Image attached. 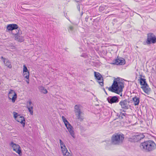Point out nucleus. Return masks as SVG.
<instances>
[{
  "instance_id": "f257e3e1",
  "label": "nucleus",
  "mask_w": 156,
  "mask_h": 156,
  "mask_svg": "<svg viewBox=\"0 0 156 156\" xmlns=\"http://www.w3.org/2000/svg\"><path fill=\"white\" fill-rule=\"evenodd\" d=\"M124 87V82L121 81L120 78L118 77L114 79L112 86L108 88V90L119 94L122 92Z\"/></svg>"
},
{
  "instance_id": "f03ea898",
  "label": "nucleus",
  "mask_w": 156,
  "mask_h": 156,
  "mask_svg": "<svg viewBox=\"0 0 156 156\" xmlns=\"http://www.w3.org/2000/svg\"><path fill=\"white\" fill-rule=\"evenodd\" d=\"M19 28L17 25L15 24H9L7 25L6 31H12L16 29L18 30V32L16 31V33L12 34L13 35V37L15 40L19 42H22L23 41L24 39L22 36L20 35L22 34V32Z\"/></svg>"
},
{
  "instance_id": "7ed1b4c3",
  "label": "nucleus",
  "mask_w": 156,
  "mask_h": 156,
  "mask_svg": "<svg viewBox=\"0 0 156 156\" xmlns=\"http://www.w3.org/2000/svg\"><path fill=\"white\" fill-rule=\"evenodd\" d=\"M140 147L141 149L146 152H150L156 149V144L152 140H148L141 143Z\"/></svg>"
},
{
  "instance_id": "20e7f679",
  "label": "nucleus",
  "mask_w": 156,
  "mask_h": 156,
  "mask_svg": "<svg viewBox=\"0 0 156 156\" xmlns=\"http://www.w3.org/2000/svg\"><path fill=\"white\" fill-rule=\"evenodd\" d=\"M124 138V135L123 134H115L112 137V144L114 145H120L122 143Z\"/></svg>"
},
{
  "instance_id": "39448f33",
  "label": "nucleus",
  "mask_w": 156,
  "mask_h": 156,
  "mask_svg": "<svg viewBox=\"0 0 156 156\" xmlns=\"http://www.w3.org/2000/svg\"><path fill=\"white\" fill-rule=\"evenodd\" d=\"M156 43V37L154 34L149 33L147 34V37L146 42H144V45H148Z\"/></svg>"
},
{
  "instance_id": "423d86ee",
  "label": "nucleus",
  "mask_w": 156,
  "mask_h": 156,
  "mask_svg": "<svg viewBox=\"0 0 156 156\" xmlns=\"http://www.w3.org/2000/svg\"><path fill=\"white\" fill-rule=\"evenodd\" d=\"M62 119L63 122L64 123L65 125L69 132L70 134L72 137L73 138H75V136L74 135V132L73 130V127L64 116H62Z\"/></svg>"
},
{
  "instance_id": "0eeeda50",
  "label": "nucleus",
  "mask_w": 156,
  "mask_h": 156,
  "mask_svg": "<svg viewBox=\"0 0 156 156\" xmlns=\"http://www.w3.org/2000/svg\"><path fill=\"white\" fill-rule=\"evenodd\" d=\"M94 77L95 79L97 80V82L99 83L101 87L104 86V80L101 75L99 73L94 72Z\"/></svg>"
},
{
  "instance_id": "6e6552de",
  "label": "nucleus",
  "mask_w": 156,
  "mask_h": 156,
  "mask_svg": "<svg viewBox=\"0 0 156 156\" xmlns=\"http://www.w3.org/2000/svg\"><path fill=\"white\" fill-rule=\"evenodd\" d=\"M119 98L118 96H109L107 98V100L109 103L112 104L118 102Z\"/></svg>"
},
{
  "instance_id": "1a4fd4ad",
  "label": "nucleus",
  "mask_w": 156,
  "mask_h": 156,
  "mask_svg": "<svg viewBox=\"0 0 156 156\" xmlns=\"http://www.w3.org/2000/svg\"><path fill=\"white\" fill-rule=\"evenodd\" d=\"M10 145L13 148V150L18 153L19 155L22 154V151L20 146L17 144L11 142Z\"/></svg>"
},
{
  "instance_id": "9d476101",
  "label": "nucleus",
  "mask_w": 156,
  "mask_h": 156,
  "mask_svg": "<svg viewBox=\"0 0 156 156\" xmlns=\"http://www.w3.org/2000/svg\"><path fill=\"white\" fill-rule=\"evenodd\" d=\"M8 95L9 99H12V102H15L17 98V94L15 91L13 90H11Z\"/></svg>"
},
{
  "instance_id": "9b49d317",
  "label": "nucleus",
  "mask_w": 156,
  "mask_h": 156,
  "mask_svg": "<svg viewBox=\"0 0 156 156\" xmlns=\"http://www.w3.org/2000/svg\"><path fill=\"white\" fill-rule=\"evenodd\" d=\"M126 61L124 58L118 57L114 61L112 64L114 65H122L125 64Z\"/></svg>"
},
{
  "instance_id": "f8f14e48",
  "label": "nucleus",
  "mask_w": 156,
  "mask_h": 156,
  "mask_svg": "<svg viewBox=\"0 0 156 156\" xmlns=\"http://www.w3.org/2000/svg\"><path fill=\"white\" fill-rule=\"evenodd\" d=\"M128 103H129V102H127L126 100L125 99L124 100L121 101L120 102L119 104L120 105L122 108L126 109L129 108Z\"/></svg>"
},
{
  "instance_id": "ddd939ff",
  "label": "nucleus",
  "mask_w": 156,
  "mask_h": 156,
  "mask_svg": "<svg viewBox=\"0 0 156 156\" xmlns=\"http://www.w3.org/2000/svg\"><path fill=\"white\" fill-rule=\"evenodd\" d=\"M16 120L18 122H20L22 125L23 127L25 126V120L23 116L19 115L18 117H17Z\"/></svg>"
},
{
  "instance_id": "4468645a",
  "label": "nucleus",
  "mask_w": 156,
  "mask_h": 156,
  "mask_svg": "<svg viewBox=\"0 0 156 156\" xmlns=\"http://www.w3.org/2000/svg\"><path fill=\"white\" fill-rule=\"evenodd\" d=\"M141 88L143 90L144 92L147 94H149L151 91V88L149 87L147 84L145 85L141 86Z\"/></svg>"
},
{
  "instance_id": "2eb2a0df",
  "label": "nucleus",
  "mask_w": 156,
  "mask_h": 156,
  "mask_svg": "<svg viewBox=\"0 0 156 156\" xmlns=\"http://www.w3.org/2000/svg\"><path fill=\"white\" fill-rule=\"evenodd\" d=\"M29 72L28 69H23V76L27 79H29Z\"/></svg>"
},
{
  "instance_id": "dca6fc26",
  "label": "nucleus",
  "mask_w": 156,
  "mask_h": 156,
  "mask_svg": "<svg viewBox=\"0 0 156 156\" xmlns=\"http://www.w3.org/2000/svg\"><path fill=\"white\" fill-rule=\"evenodd\" d=\"M144 136L142 134L140 135H137L134 136H133V139L136 140L137 141L141 140L143 138Z\"/></svg>"
},
{
  "instance_id": "f3484780",
  "label": "nucleus",
  "mask_w": 156,
  "mask_h": 156,
  "mask_svg": "<svg viewBox=\"0 0 156 156\" xmlns=\"http://www.w3.org/2000/svg\"><path fill=\"white\" fill-rule=\"evenodd\" d=\"M140 98L135 96L133 98V100L135 105H138L140 102Z\"/></svg>"
},
{
  "instance_id": "a211bd4d",
  "label": "nucleus",
  "mask_w": 156,
  "mask_h": 156,
  "mask_svg": "<svg viewBox=\"0 0 156 156\" xmlns=\"http://www.w3.org/2000/svg\"><path fill=\"white\" fill-rule=\"evenodd\" d=\"M81 106L79 105H76L74 106V111L76 113L82 112L80 110Z\"/></svg>"
},
{
  "instance_id": "6ab92c4d",
  "label": "nucleus",
  "mask_w": 156,
  "mask_h": 156,
  "mask_svg": "<svg viewBox=\"0 0 156 156\" xmlns=\"http://www.w3.org/2000/svg\"><path fill=\"white\" fill-rule=\"evenodd\" d=\"M68 31L70 33H73L76 30V29L73 26H69L68 29Z\"/></svg>"
},
{
  "instance_id": "aec40b11",
  "label": "nucleus",
  "mask_w": 156,
  "mask_h": 156,
  "mask_svg": "<svg viewBox=\"0 0 156 156\" xmlns=\"http://www.w3.org/2000/svg\"><path fill=\"white\" fill-rule=\"evenodd\" d=\"M140 84L141 85H143V86L147 84L146 81V79L144 78H140Z\"/></svg>"
},
{
  "instance_id": "412c9836",
  "label": "nucleus",
  "mask_w": 156,
  "mask_h": 156,
  "mask_svg": "<svg viewBox=\"0 0 156 156\" xmlns=\"http://www.w3.org/2000/svg\"><path fill=\"white\" fill-rule=\"evenodd\" d=\"M39 89L41 92L43 93L44 94H46L47 93L48 91L47 90L42 86H40L38 87Z\"/></svg>"
},
{
  "instance_id": "4be33fe9",
  "label": "nucleus",
  "mask_w": 156,
  "mask_h": 156,
  "mask_svg": "<svg viewBox=\"0 0 156 156\" xmlns=\"http://www.w3.org/2000/svg\"><path fill=\"white\" fill-rule=\"evenodd\" d=\"M82 113V112H81L76 114L77 119L80 121H82L83 119V117L81 115Z\"/></svg>"
},
{
  "instance_id": "5701e85b",
  "label": "nucleus",
  "mask_w": 156,
  "mask_h": 156,
  "mask_svg": "<svg viewBox=\"0 0 156 156\" xmlns=\"http://www.w3.org/2000/svg\"><path fill=\"white\" fill-rule=\"evenodd\" d=\"M5 60L6 61H4L5 65L9 68H12V66L10 62L9 61L7 60L6 59H5Z\"/></svg>"
},
{
  "instance_id": "b1692460",
  "label": "nucleus",
  "mask_w": 156,
  "mask_h": 156,
  "mask_svg": "<svg viewBox=\"0 0 156 156\" xmlns=\"http://www.w3.org/2000/svg\"><path fill=\"white\" fill-rule=\"evenodd\" d=\"M27 108H28L29 111L31 115L33 114V106H28V105L27 106Z\"/></svg>"
},
{
  "instance_id": "393cba45",
  "label": "nucleus",
  "mask_w": 156,
  "mask_h": 156,
  "mask_svg": "<svg viewBox=\"0 0 156 156\" xmlns=\"http://www.w3.org/2000/svg\"><path fill=\"white\" fill-rule=\"evenodd\" d=\"M127 114L126 113H121L119 116V119H124V118H126V115Z\"/></svg>"
},
{
  "instance_id": "a878e982",
  "label": "nucleus",
  "mask_w": 156,
  "mask_h": 156,
  "mask_svg": "<svg viewBox=\"0 0 156 156\" xmlns=\"http://www.w3.org/2000/svg\"><path fill=\"white\" fill-rule=\"evenodd\" d=\"M61 148L63 154L65 153L67 151H68L67 149L66 148V146H65V147H61Z\"/></svg>"
},
{
  "instance_id": "bb28decb",
  "label": "nucleus",
  "mask_w": 156,
  "mask_h": 156,
  "mask_svg": "<svg viewBox=\"0 0 156 156\" xmlns=\"http://www.w3.org/2000/svg\"><path fill=\"white\" fill-rule=\"evenodd\" d=\"M64 156H71L70 153L68 152V151L66 152L65 153L63 154Z\"/></svg>"
},
{
  "instance_id": "cd10ccee",
  "label": "nucleus",
  "mask_w": 156,
  "mask_h": 156,
  "mask_svg": "<svg viewBox=\"0 0 156 156\" xmlns=\"http://www.w3.org/2000/svg\"><path fill=\"white\" fill-rule=\"evenodd\" d=\"M13 114L14 115V117L15 119H16L17 117H18L19 115H18V113L16 112H13Z\"/></svg>"
},
{
  "instance_id": "c85d7f7f",
  "label": "nucleus",
  "mask_w": 156,
  "mask_h": 156,
  "mask_svg": "<svg viewBox=\"0 0 156 156\" xmlns=\"http://www.w3.org/2000/svg\"><path fill=\"white\" fill-rule=\"evenodd\" d=\"M105 9V8L104 7L101 6L99 7V10L100 11L102 12Z\"/></svg>"
},
{
  "instance_id": "c756f323",
  "label": "nucleus",
  "mask_w": 156,
  "mask_h": 156,
  "mask_svg": "<svg viewBox=\"0 0 156 156\" xmlns=\"http://www.w3.org/2000/svg\"><path fill=\"white\" fill-rule=\"evenodd\" d=\"M117 20L116 19H114L112 22V23L113 26H114L116 23L117 22Z\"/></svg>"
},
{
  "instance_id": "7c9ffc66",
  "label": "nucleus",
  "mask_w": 156,
  "mask_h": 156,
  "mask_svg": "<svg viewBox=\"0 0 156 156\" xmlns=\"http://www.w3.org/2000/svg\"><path fill=\"white\" fill-rule=\"evenodd\" d=\"M60 145L61 146V147H65V144H64V143L62 142V143H61L60 144Z\"/></svg>"
},
{
  "instance_id": "2f4dec72",
  "label": "nucleus",
  "mask_w": 156,
  "mask_h": 156,
  "mask_svg": "<svg viewBox=\"0 0 156 156\" xmlns=\"http://www.w3.org/2000/svg\"><path fill=\"white\" fill-rule=\"evenodd\" d=\"M77 8L78 10L80 11V5L79 4H78L77 5Z\"/></svg>"
},
{
  "instance_id": "473e14b6",
  "label": "nucleus",
  "mask_w": 156,
  "mask_h": 156,
  "mask_svg": "<svg viewBox=\"0 0 156 156\" xmlns=\"http://www.w3.org/2000/svg\"><path fill=\"white\" fill-rule=\"evenodd\" d=\"M28 103H29V105H28V106H31V104H32V102L31 101H29L28 102Z\"/></svg>"
},
{
  "instance_id": "72a5a7b5",
  "label": "nucleus",
  "mask_w": 156,
  "mask_h": 156,
  "mask_svg": "<svg viewBox=\"0 0 156 156\" xmlns=\"http://www.w3.org/2000/svg\"><path fill=\"white\" fill-rule=\"evenodd\" d=\"M102 89L103 90H104V91H105V94H107V92H106L105 88H102Z\"/></svg>"
},
{
  "instance_id": "f704fd0d",
  "label": "nucleus",
  "mask_w": 156,
  "mask_h": 156,
  "mask_svg": "<svg viewBox=\"0 0 156 156\" xmlns=\"http://www.w3.org/2000/svg\"><path fill=\"white\" fill-rule=\"evenodd\" d=\"M85 55H86L85 54H83L82 55H81V56L82 57H85Z\"/></svg>"
},
{
  "instance_id": "c9c22d12",
  "label": "nucleus",
  "mask_w": 156,
  "mask_h": 156,
  "mask_svg": "<svg viewBox=\"0 0 156 156\" xmlns=\"http://www.w3.org/2000/svg\"><path fill=\"white\" fill-rule=\"evenodd\" d=\"M1 58L2 59H3L4 60V61H5V58H4L3 56H2L1 57Z\"/></svg>"
},
{
  "instance_id": "e433bc0d",
  "label": "nucleus",
  "mask_w": 156,
  "mask_h": 156,
  "mask_svg": "<svg viewBox=\"0 0 156 156\" xmlns=\"http://www.w3.org/2000/svg\"><path fill=\"white\" fill-rule=\"evenodd\" d=\"M23 67V68H27L25 65H24Z\"/></svg>"
},
{
  "instance_id": "4c0bfd02",
  "label": "nucleus",
  "mask_w": 156,
  "mask_h": 156,
  "mask_svg": "<svg viewBox=\"0 0 156 156\" xmlns=\"http://www.w3.org/2000/svg\"><path fill=\"white\" fill-rule=\"evenodd\" d=\"M27 80L26 82H27V83H29V79H27Z\"/></svg>"
},
{
  "instance_id": "58836bf2",
  "label": "nucleus",
  "mask_w": 156,
  "mask_h": 156,
  "mask_svg": "<svg viewBox=\"0 0 156 156\" xmlns=\"http://www.w3.org/2000/svg\"><path fill=\"white\" fill-rule=\"evenodd\" d=\"M59 141H60V144L61 143H62V140L61 139L59 140Z\"/></svg>"
},
{
  "instance_id": "ea45409f",
  "label": "nucleus",
  "mask_w": 156,
  "mask_h": 156,
  "mask_svg": "<svg viewBox=\"0 0 156 156\" xmlns=\"http://www.w3.org/2000/svg\"><path fill=\"white\" fill-rule=\"evenodd\" d=\"M88 19V18H87V17H86V18L85 20H86V21H87V20Z\"/></svg>"
},
{
  "instance_id": "a19ab883",
  "label": "nucleus",
  "mask_w": 156,
  "mask_h": 156,
  "mask_svg": "<svg viewBox=\"0 0 156 156\" xmlns=\"http://www.w3.org/2000/svg\"><path fill=\"white\" fill-rule=\"evenodd\" d=\"M109 88V87H106V89H108V88Z\"/></svg>"
},
{
  "instance_id": "79ce46f5",
  "label": "nucleus",
  "mask_w": 156,
  "mask_h": 156,
  "mask_svg": "<svg viewBox=\"0 0 156 156\" xmlns=\"http://www.w3.org/2000/svg\"><path fill=\"white\" fill-rule=\"evenodd\" d=\"M122 93H121V95H120V96H122Z\"/></svg>"
},
{
  "instance_id": "37998d69",
  "label": "nucleus",
  "mask_w": 156,
  "mask_h": 156,
  "mask_svg": "<svg viewBox=\"0 0 156 156\" xmlns=\"http://www.w3.org/2000/svg\"><path fill=\"white\" fill-rule=\"evenodd\" d=\"M155 2H156V0H155Z\"/></svg>"
}]
</instances>
